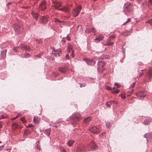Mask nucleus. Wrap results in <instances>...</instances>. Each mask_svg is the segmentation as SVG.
<instances>
[{"label":"nucleus","mask_w":152,"mask_h":152,"mask_svg":"<svg viewBox=\"0 0 152 152\" xmlns=\"http://www.w3.org/2000/svg\"><path fill=\"white\" fill-rule=\"evenodd\" d=\"M80 115L79 113H73L72 116L70 117V119L71 120H75V121L72 122V124L75 125L77 123V122L80 120Z\"/></svg>","instance_id":"obj_1"},{"label":"nucleus","mask_w":152,"mask_h":152,"mask_svg":"<svg viewBox=\"0 0 152 152\" xmlns=\"http://www.w3.org/2000/svg\"><path fill=\"white\" fill-rule=\"evenodd\" d=\"M13 28L16 33L18 34H20L23 31V27L21 25L15 24L13 25Z\"/></svg>","instance_id":"obj_2"},{"label":"nucleus","mask_w":152,"mask_h":152,"mask_svg":"<svg viewBox=\"0 0 152 152\" xmlns=\"http://www.w3.org/2000/svg\"><path fill=\"white\" fill-rule=\"evenodd\" d=\"M124 10L127 12H132L133 9V6L129 3H125L124 6Z\"/></svg>","instance_id":"obj_3"},{"label":"nucleus","mask_w":152,"mask_h":152,"mask_svg":"<svg viewBox=\"0 0 152 152\" xmlns=\"http://www.w3.org/2000/svg\"><path fill=\"white\" fill-rule=\"evenodd\" d=\"M97 148V147L95 142L92 141L89 144H88L86 149L89 151H94L96 150Z\"/></svg>","instance_id":"obj_4"},{"label":"nucleus","mask_w":152,"mask_h":152,"mask_svg":"<svg viewBox=\"0 0 152 152\" xmlns=\"http://www.w3.org/2000/svg\"><path fill=\"white\" fill-rule=\"evenodd\" d=\"M81 10V7L80 5L77 6L76 8L74 9L72 11V14L74 17H77L80 12Z\"/></svg>","instance_id":"obj_5"},{"label":"nucleus","mask_w":152,"mask_h":152,"mask_svg":"<svg viewBox=\"0 0 152 152\" xmlns=\"http://www.w3.org/2000/svg\"><path fill=\"white\" fill-rule=\"evenodd\" d=\"M48 18L49 17L48 15L43 16L40 18L39 22L42 24H46L48 21Z\"/></svg>","instance_id":"obj_6"},{"label":"nucleus","mask_w":152,"mask_h":152,"mask_svg":"<svg viewBox=\"0 0 152 152\" xmlns=\"http://www.w3.org/2000/svg\"><path fill=\"white\" fill-rule=\"evenodd\" d=\"M137 96L140 99H142L147 95L146 93L144 91H141L137 93Z\"/></svg>","instance_id":"obj_7"},{"label":"nucleus","mask_w":152,"mask_h":152,"mask_svg":"<svg viewBox=\"0 0 152 152\" xmlns=\"http://www.w3.org/2000/svg\"><path fill=\"white\" fill-rule=\"evenodd\" d=\"M90 130L91 132L95 134H98L100 132L99 129L95 126L92 127Z\"/></svg>","instance_id":"obj_8"},{"label":"nucleus","mask_w":152,"mask_h":152,"mask_svg":"<svg viewBox=\"0 0 152 152\" xmlns=\"http://www.w3.org/2000/svg\"><path fill=\"white\" fill-rule=\"evenodd\" d=\"M46 8V2L45 1H42L39 6V8L40 10H44Z\"/></svg>","instance_id":"obj_9"},{"label":"nucleus","mask_w":152,"mask_h":152,"mask_svg":"<svg viewBox=\"0 0 152 152\" xmlns=\"http://www.w3.org/2000/svg\"><path fill=\"white\" fill-rule=\"evenodd\" d=\"M46 8V2L45 1H42L39 6V8L40 10H44Z\"/></svg>","instance_id":"obj_10"},{"label":"nucleus","mask_w":152,"mask_h":152,"mask_svg":"<svg viewBox=\"0 0 152 152\" xmlns=\"http://www.w3.org/2000/svg\"><path fill=\"white\" fill-rule=\"evenodd\" d=\"M20 48L23 50H25L26 51L29 52L31 50V49L28 46L24 45L21 44L20 45Z\"/></svg>","instance_id":"obj_11"},{"label":"nucleus","mask_w":152,"mask_h":152,"mask_svg":"<svg viewBox=\"0 0 152 152\" xmlns=\"http://www.w3.org/2000/svg\"><path fill=\"white\" fill-rule=\"evenodd\" d=\"M53 6L56 10H57V8L61 6V2L56 1H53Z\"/></svg>","instance_id":"obj_12"},{"label":"nucleus","mask_w":152,"mask_h":152,"mask_svg":"<svg viewBox=\"0 0 152 152\" xmlns=\"http://www.w3.org/2000/svg\"><path fill=\"white\" fill-rule=\"evenodd\" d=\"M96 30L95 28L93 27L91 28H86L85 30L86 32L89 34L91 32H95Z\"/></svg>","instance_id":"obj_13"},{"label":"nucleus","mask_w":152,"mask_h":152,"mask_svg":"<svg viewBox=\"0 0 152 152\" xmlns=\"http://www.w3.org/2000/svg\"><path fill=\"white\" fill-rule=\"evenodd\" d=\"M87 64L91 66L94 65L95 63V62L92 59H86L85 60Z\"/></svg>","instance_id":"obj_14"},{"label":"nucleus","mask_w":152,"mask_h":152,"mask_svg":"<svg viewBox=\"0 0 152 152\" xmlns=\"http://www.w3.org/2000/svg\"><path fill=\"white\" fill-rule=\"evenodd\" d=\"M104 38V37L103 36L102 34H100L99 35V36L96 37L95 39V40L96 42H100V41L103 39Z\"/></svg>","instance_id":"obj_15"},{"label":"nucleus","mask_w":152,"mask_h":152,"mask_svg":"<svg viewBox=\"0 0 152 152\" xmlns=\"http://www.w3.org/2000/svg\"><path fill=\"white\" fill-rule=\"evenodd\" d=\"M85 148L84 146H79L77 149V152H85Z\"/></svg>","instance_id":"obj_16"},{"label":"nucleus","mask_w":152,"mask_h":152,"mask_svg":"<svg viewBox=\"0 0 152 152\" xmlns=\"http://www.w3.org/2000/svg\"><path fill=\"white\" fill-rule=\"evenodd\" d=\"M147 75L149 79H152V67L149 68V70L147 74Z\"/></svg>","instance_id":"obj_17"},{"label":"nucleus","mask_w":152,"mask_h":152,"mask_svg":"<svg viewBox=\"0 0 152 152\" xmlns=\"http://www.w3.org/2000/svg\"><path fill=\"white\" fill-rule=\"evenodd\" d=\"M144 137L146 138V140L147 141H148V139H152V133H146L144 135Z\"/></svg>","instance_id":"obj_18"},{"label":"nucleus","mask_w":152,"mask_h":152,"mask_svg":"<svg viewBox=\"0 0 152 152\" xmlns=\"http://www.w3.org/2000/svg\"><path fill=\"white\" fill-rule=\"evenodd\" d=\"M6 52L7 50H5L1 51V56L2 57V59H4L6 58Z\"/></svg>","instance_id":"obj_19"},{"label":"nucleus","mask_w":152,"mask_h":152,"mask_svg":"<svg viewBox=\"0 0 152 152\" xmlns=\"http://www.w3.org/2000/svg\"><path fill=\"white\" fill-rule=\"evenodd\" d=\"M67 69L66 66H63L59 68V71L61 72L63 74H65V71Z\"/></svg>","instance_id":"obj_20"},{"label":"nucleus","mask_w":152,"mask_h":152,"mask_svg":"<svg viewBox=\"0 0 152 152\" xmlns=\"http://www.w3.org/2000/svg\"><path fill=\"white\" fill-rule=\"evenodd\" d=\"M32 16L34 18H35L36 20H38V17L39 15L38 13L35 12H33L32 13Z\"/></svg>","instance_id":"obj_21"},{"label":"nucleus","mask_w":152,"mask_h":152,"mask_svg":"<svg viewBox=\"0 0 152 152\" xmlns=\"http://www.w3.org/2000/svg\"><path fill=\"white\" fill-rule=\"evenodd\" d=\"M67 49L68 53H70V51H72V50H73L72 46L69 43L68 44Z\"/></svg>","instance_id":"obj_22"},{"label":"nucleus","mask_w":152,"mask_h":152,"mask_svg":"<svg viewBox=\"0 0 152 152\" xmlns=\"http://www.w3.org/2000/svg\"><path fill=\"white\" fill-rule=\"evenodd\" d=\"M91 120V118L90 117H86L84 118V122L85 123H87L90 121Z\"/></svg>","instance_id":"obj_23"},{"label":"nucleus","mask_w":152,"mask_h":152,"mask_svg":"<svg viewBox=\"0 0 152 152\" xmlns=\"http://www.w3.org/2000/svg\"><path fill=\"white\" fill-rule=\"evenodd\" d=\"M44 133L47 136H49L50 134V129H47L44 130Z\"/></svg>","instance_id":"obj_24"},{"label":"nucleus","mask_w":152,"mask_h":152,"mask_svg":"<svg viewBox=\"0 0 152 152\" xmlns=\"http://www.w3.org/2000/svg\"><path fill=\"white\" fill-rule=\"evenodd\" d=\"M74 142V140H69L67 142V144L70 147L73 144Z\"/></svg>","instance_id":"obj_25"},{"label":"nucleus","mask_w":152,"mask_h":152,"mask_svg":"<svg viewBox=\"0 0 152 152\" xmlns=\"http://www.w3.org/2000/svg\"><path fill=\"white\" fill-rule=\"evenodd\" d=\"M64 11L67 12H69V9L68 7L64 6L63 7Z\"/></svg>","instance_id":"obj_26"},{"label":"nucleus","mask_w":152,"mask_h":152,"mask_svg":"<svg viewBox=\"0 0 152 152\" xmlns=\"http://www.w3.org/2000/svg\"><path fill=\"white\" fill-rule=\"evenodd\" d=\"M114 43L113 42H107V43L104 44V45L105 46H111L113 45V44H114Z\"/></svg>","instance_id":"obj_27"},{"label":"nucleus","mask_w":152,"mask_h":152,"mask_svg":"<svg viewBox=\"0 0 152 152\" xmlns=\"http://www.w3.org/2000/svg\"><path fill=\"white\" fill-rule=\"evenodd\" d=\"M54 22L55 23L58 22L59 23H61L62 22H65V21H64L60 20L59 19H58L57 18H54Z\"/></svg>","instance_id":"obj_28"},{"label":"nucleus","mask_w":152,"mask_h":152,"mask_svg":"<svg viewBox=\"0 0 152 152\" xmlns=\"http://www.w3.org/2000/svg\"><path fill=\"white\" fill-rule=\"evenodd\" d=\"M34 122L38 124L39 123L38 118L37 116H35L34 117Z\"/></svg>","instance_id":"obj_29"},{"label":"nucleus","mask_w":152,"mask_h":152,"mask_svg":"<svg viewBox=\"0 0 152 152\" xmlns=\"http://www.w3.org/2000/svg\"><path fill=\"white\" fill-rule=\"evenodd\" d=\"M7 117V115L4 114L3 115H0V120L2 119H4L6 118Z\"/></svg>","instance_id":"obj_30"},{"label":"nucleus","mask_w":152,"mask_h":152,"mask_svg":"<svg viewBox=\"0 0 152 152\" xmlns=\"http://www.w3.org/2000/svg\"><path fill=\"white\" fill-rule=\"evenodd\" d=\"M150 121L149 120H146L143 121V124L145 125H148L150 124Z\"/></svg>","instance_id":"obj_31"},{"label":"nucleus","mask_w":152,"mask_h":152,"mask_svg":"<svg viewBox=\"0 0 152 152\" xmlns=\"http://www.w3.org/2000/svg\"><path fill=\"white\" fill-rule=\"evenodd\" d=\"M106 126L107 128H110L111 126L110 123V122H107L106 124Z\"/></svg>","instance_id":"obj_32"},{"label":"nucleus","mask_w":152,"mask_h":152,"mask_svg":"<svg viewBox=\"0 0 152 152\" xmlns=\"http://www.w3.org/2000/svg\"><path fill=\"white\" fill-rule=\"evenodd\" d=\"M65 37H63L62 39L61 40V43L62 45H64L66 42V41L64 39Z\"/></svg>","instance_id":"obj_33"},{"label":"nucleus","mask_w":152,"mask_h":152,"mask_svg":"<svg viewBox=\"0 0 152 152\" xmlns=\"http://www.w3.org/2000/svg\"><path fill=\"white\" fill-rule=\"evenodd\" d=\"M109 102H110L111 103H112V104L115 106H116L117 105V102L115 101H109Z\"/></svg>","instance_id":"obj_34"},{"label":"nucleus","mask_w":152,"mask_h":152,"mask_svg":"<svg viewBox=\"0 0 152 152\" xmlns=\"http://www.w3.org/2000/svg\"><path fill=\"white\" fill-rule=\"evenodd\" d=\"M103 61H99L98 62L97 64L99 68L101 67V65L102 64Z\"/></svg>","instance_id":"obj_35"},{"label":"nucleus","mask_w":152,"mask_h":152,"mask_svg":"<svg viewBox=\"0 0 152 152\" xmlns=\"http://www.w3.org/2000/svg\"><path fill=\"white\" fill-rule=\"evenodd\" d=\"M55 52H56L58 53H61V49H58L56 50H53Z\"/></svg>","instance_id":"obj_36"},{"label":"nucleus","mask_w":152,"mask_h":152,"mask_svg":"<svg viewBox=\"0 0 152 152\" xmlns=\"http://www.w3.org/2000/svg\"><path fill=\"white\" fill-rule=\"evenodd\" d=\"M68 35L69 34H68L66 37H65V38H66L68 41H70L71 40V39L70 37L68 36Z\"/></svg>","instance_id":"obj_37"},{"label":"nucleus","mask_w":152,"mask_h":152,"mask_svg":"<svg viewBox=\"0 0 152 152\" xmlns=\"http://www.w3.org/2000/svg\"><path fill=\"white\" fill-rule=\"evenodd\" d=\"M131 18H128L127 20L125 22H124L123 24V25H124V24H126L128 23V22H129L130 20H131Z\"/></svg>","instance_id":"obj_38"},{"label":"nucleus","mask_w":152,"mask_h":152,"mask_svg":"<svg viewBox=\"0 0 152 152\" xmlns=\"http://www.w3.org/2000/svg\"><path fill=\"white\" fill-rule=\"evenodd\" d=\"M55 53H54V54L55 56L56 57L59 56H60V54L59 53L55 52Z\"/></svg>","instance_id":"obj_39"},{"label":"nucleus","mask_w":152,"mask_h":152,"mask_svg":"<svg viewBox=\"0 0 152 152\" xmlns=\"http://www.w3.org/2000/svg\"><path fill=\"white\" fill-rule=\"evenodd\" d=\"M112 104V103H111L110 102H109V101L107 103V105L108 107H110V105H111Z\"/></svg>","instance_id":"obj_40"},{"label":"nucleus","mask_w":152,"mask_h":152,"mask_svg":"<svg viewBox=\"0 0 152 152\" xmlns=\"http://www.w3.org/2000/svg\"><path fill=\"white\" fill-rule=\"evenodd\" d=\"M115 37V36L112 35V36H110L109 38V41H110L111 39H113Z\"/></svg>","instance_id":"obj_41"},{"label":"nucleus","mask_w":152,"mask_h":152,"mask_svg":"<svg viewBox=\"0 0 152 152\" xmlns=\"http://www.w3.org/2000/svg\"><path fill=\"white\" fill-rule=\"evenodd\" d=\"M115 85L117 87V88H119L120 87V85L118 83H115Z\"/></svg>","instance_id":"obj_42"},{"label":"nucleus","mask_w":152,"mask_h":152,"mask_svg":"<svg viewBox=\"0 0 152 152\" xmlns=\"http://www.w3.org/2000/svg\"><path fill=\"white\" fill-rule=\"evenodd\" d=\"M86 86V84L85 83L84 84H80V87H84Z\"/></svg>","instance_id":"obj_43"},{"label":"nucleus","mask_w":152,"mask_h":152,"mask_svg":"<svg viewBox=\"0 0 152 152\" xmlns=\"http://www.w3.org/2000/svg\"><path fill=\"white\" fill-rule=\"evenodd\" d=\"M119 91H120L119 90L117 89L116 90H115V91H114V92L115 93L117 94L119 92Z\"/></svg>","instance_id":"obj_44"},{"label":"nucleus","mask_w":152,"mask_h":152,"mask_svg":"<svg viewBox=\"0 0 152 152\" xmlns=\"http://www.w3.org/2000/svg\"><path fill=\"white\" fill-rule=\"evenodd\" d=\"M105 64V63H104V62L103 61L102 64L101 65V67H102V68L104 66Z\"/></svg>","instance_id":"obj_45"},{"label":"nucleus","mask_w":152,"mask_h":152,"mask_svg":"<svg viewBox=\"0 0 152 152\" xmlns=\"http://www.w3.org/2000/svg\"><path fill=\"white\" fill-rule=\"evenodd\" d=\"M148 22L150 25L152 26V20H149Z\"/></svg>","instance_id":"obj_46"},{"label":"nucleus","mask_w":152,"mask_h":152,"mask_svg":"<svg viewBox=\"0 0 152 152\" xmlns=\"http://www.w3.org/2000/svg\"><path fill=\"white\" fill-rule=\"evenodd\" d=\"M135 83H133L132 85L130 86V87H134L135 85Z\"/></svg>","instance_id":"obj_47"},{"label":"nucleus","mask_w":152,"mask_h":152,"mask_svg":"<svg viewBox=\"0 0 152 152\" xmlns=\"http://www.w3.org/2000/svg\"><path fill=\"white\" fill-rule=\"evenodd\" d=\"M66 58L67 59L70 58L69 55L68 54H66Z\"/></svg>","instance_id":"obj_48"},{"label":"nucleus","mask_w":152,"mask_h":152,"mask_svg":"<svg viewBox=\"0 0 152 152\" xmlns=\"http://www.w3.org/2000/svg\"><path fill=\"white\" fill-rule=\"evenodd\" d=\"M72 53L70 55L71 56H72V57H74V55H73V53H74L73 50H72Z\"/></svg>","instance_id":"obj_49"},{"label":"nucleus","mask_w":152,"mask_h":152,"mask_svg":"<svg viewBox=\"0 0 152 152\" xmlns=\"http://www.w3.org/2000/svg\"><path fill=\"white\" fill-rule=\"evenodd\" d=\"M57 10H59L62 11H64L63 7L61 8L57 9Z\"/></svg>","instance_id":"obj_50"},{"label":"nucleus","mask_w":152,"mask_h":152,"mask_svg":"<svg viewBox=\"0 0 152 152\" xmlns=\"http://www.w3.org/2000/svg\"><path fill=\"white\" fill-rule=\"evenodd\" d=\"M121 97L123 99H125L126 98V96L124 95L121 94Z\"/></svg>","instance_id":"obj_51"},{"label":"nucleus","mask_w":152,"mask_h":152,"mask_svg":"<svg viewBox=\"0 0 152 152\" xmlns=\"http://www.w3.org/2000/svg\"><path fill=\"white\" fill-rule=\"evenodd\" d=\"M28 126L29 127H33V126L32 124H30L28 125Z\"/></svg>","instance_id":"obj_52"},{"label":"nucleus","mask_w":152,"mask_h":152,"mask_svg":"<svg viewBox=\"0 0 152 152\" xmlns=\"http://www.w3.org/2000/svg\"><path fill=\"white\" fill-rule=\"evenodd\" d=\"M18 117V116H16V117H14L13 118H12L11 119L13 121L14 120H15V119L17 118Z\"/></svg>","instance_id":"obj_53"},{"label":"nucleus","mask_w":152,"mask_h":152,"mask_svg":"<svg viewBox=\"0 0 152 152\" xmlns=\"http://www.w3.org/2000/svg\"><path fill=\"white\" fill-rule=\"evenodd\" d=\"M37 149H39V151L40 150V148L38 146V145L37 144Z\"/></svg>","instance_id":"obj_54"},{"label":"nucleus","mask_w":152,"mask_h":152,"mask_svg":"<svg viewBox=\"0 0 152 152\" xmlns=\"http://www.w3.org/2000/svg\"><path fill=\"white\" fill-rule=\"evenodd\" d=\"M148 2L150 4H152V0H148Z\"/></svg>","instance_id":"obj_55"},{"label":"nucleus","mask_w":152,"mask_h":152,"mask_svg":"<svg viewBox=\"0 0 152 152\" xmlns=\"http://www.w3.org/2000/svg\"><path fill=\"white\" fill-rule=\"evenodd\" d=\"M107 90H110L111 89V88L108 86H107Z\"/></svg>","instance_id":"obj_56"},{"label":"nucleus","mask_w":152,"mask_h":152,"mask_svg":"<svg viewBox=\"0 0 152 152\" xmlns=\"http://www.w3.org/2000/svg\"><path fill=\"white\" fill-rule=\"evenodd\" d=\"M142 5L144 7L145 3L144 2H142Z\"/></svg>","instance_id":"obj_57"},{"label":"nucleus","mask_w":152,"mask_h":152,"mask_svg":"<svg viewBox=\"0 0 152 152\" xmlns=\"http://www.w3.org/2000/svg\"><path fill=\"white\" fill-rule=\"evenodd\" d=\"M142 74H143V73H140V77L142 75Z\"/></svg>","instance_id":"obj_58"},{"label":"nucleus","mask_w":152,"mask_h":152,"mask_svg":"<svg viewBox=\"0 0 152 152\" xmlns=\"http://www.w3.org/2000/svg\"><path fill=\"white\" fill-rule=\"evenodd\" d=\"M4 147V145H2V146H0V148H3Z\"/></svg>","instance_id":"obj_59"},{"label":"nucleus","mask_w":152,"mask_h":152,"mask_svg":"<svg viewBox=\"0 0 152 152\" xmlns=\"http://www.w3.org/2000/svg\"><path fill=\"white\" fill-rule=\"evenodd\" d=\"M105 58L107 59L108 58H109V56H107V57H106Z\"/></svg>","instance_id":"obj_60"},{"label":"nucleus","mask_w":152,"mask_h":152,"mask_svg":"<svg viewBox=\"0 0 152 152\" xmlns=\"http://www.w3.org/2000/svg\"><path fill=\"white\" fill-rule=\"evenodd\" d=\"M20 115V113H19L17 115V116H18V117Z\"/></svg>","instance_id":"obj_61"},{"label":"nucleus","mask_w":152,"mask_h":152,"mask_svg":"<svg viewBox=\"0 0 152 152\" xmlns=\"http://www.w3.org/2000/svg\"><path fill=\"white\" fill-rule=\"evenodd\" d=\"M2 128V125L1 124H0V129Z\"/></svg>","instance_id":"obj_62"},{"label":"nucleus","mask_w":152,"mask_h":152,"mask_svg":"<svg viewBox=\"0 0 152 152\" xmlns=\"http://www.w3.org/2000/svg\"><path fill=\"white\" fill-rule=\"evenodd\" d=\"M11 3V2H9L8 4H10Z\"/></svg>","instance_id":"obj_63"},{"label":"nucleus","mask_w":152,"mask_h":152,"mask_svg":"<svg viewBox=\"0 0 152 152\" xmlns=\"http://www.w3.org/2000/svg\"><path fill=\"white\" fill-rule=\"evenodd\" d=\"M141 70L142 72L144 70V69H142V70Z\"/></svg>","instance_id":"obj_64"}]
</instances>
